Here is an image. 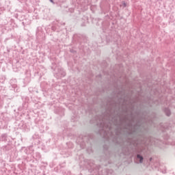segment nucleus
<instances>
[{
    "label": "nucleus",
    "mask_w": 175,
    "mask_h": 175,
    "mask_svg": "<svg viewBox=\"0 0 175 175\" xmlns=\"http://www.w3.org/2000/svg\"><path fill=\"white\" fill-rule=\"evenodd\" d=\"M143 156L140 154L137 155V161H139V163H143Z\"/></svg>",
    "instance_id": "f257e3e1"
},
{
    "label": "nucleus",
    "mask_w": 175,
    "mask_h": 175,
    "mask_svg": "<svg viewBox=\"0 0 175 175\" xmlns=\"http://www.w3.org/2000/svg\"><path fill=\"white\" fill-rule=\"evenodd\" d=\"M165 113L166 116H170V109L166 108V109H165Z\"/></svg>",
    "instance_id": "f03ea898"
},
{
    "label": "nucleus",
    "mask_w": 175,
    "mask_h": 175,
    "mask_svg": "<svg viewBox=\"0 0 175 175\" xmlns=\"http://www.w3.org/2000/svg\"><path fill=\"white\" fill-rule=\"evenodd\" d=\"M59 75H62V77H65V75H66V73H65V72H62V73H61V72H59Z\"/></svg>",
    "instance_id": "7ed1b4c3"
},
{
    "label": "nucleus",
    "mask_w": 175,
    "mask_h": 175,
    "mask_svg": "<svg viewBox=\"0 0 175 175\" xmlns=\"http://www.w3.org/2000/svg\"><path fill=\"white\" fill-rule=\"evenodd\" d=\"M51 2H53V0H51Z\"/></svg>",
    "instance_id": "20e7f679"
}]
</instances>
